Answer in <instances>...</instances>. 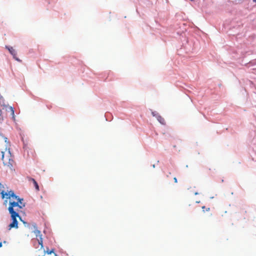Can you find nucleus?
Instances as JSON below:
<instances>
[{
	"label": "nucleus",
	"mask_w": 256,
	"mask_h": 256,
	"mask_svg": "<svg viewBox=\"0 0 256 256\" xmlns=\"http://www.w3.org/2000/svg\"><path fill=\"white\" fill-rule=\"evenodd\" d=\"M1 194L2 198H4L5 196H6V198L7 199H10V198H12L14 200H17L16 202H18L19 205L22 208L25 206V203L23 202L24 199L19 198L14 194V191L10 190L8 193H7L4 192L2 190L1 192Z\"/></svg>",
	"instance_id": "obj_1"
},
{
	"label": "nucleus",
	"mask_w": 256,
	"mask_h": 256,
	"mask_svg": "<svg viewBox=\"0 0 256 256\" xmlns=\"http://www.w3.org/2000/svg\"><path fill=\"white\" fill-rule=\"evenodd\" d=\"M22 208L19 205L18 202H10L8 210L10 213L18 214V212Z\"/></svg>",
	"instance_id": "obj_2"
},
{
	"label": "nucleus",
	"mask_w": 256,
	"mask_h": 256,
	"mask_svg": "<svg viewBox=\"0 0 256 256\" xmlns=\"http://www.w3.org/2000/svg\"><path fill=\"white\" fill-rule=\"evenodd\" d=\"M10 216H11L12 222L8 226L9 230H10L12 228H18V222L16 220L17 217L20 220L22 221L24 224H26V222H24V221H23L22 220V218L19 216L18 214H12V213H10Z\"/></svg>",
	"instance_id": "obj_3"
},
{
	"label": "nucleus",
	"mask_w": 256,
	"mask_h": 256,
	"mask_svg": "<svg viewBox=\"0 0 256 256\" xmlns=\"http://www.w3.org/2000/svg\"><path fill=\"white\" fill-rule=\"evenodd\" d=\"M2 160L3 161V164L5 166H8L11 170H14V160L11 158H10L7 160H5L4 158V152H2Z\"/></svg>",
	"instance_id": "obj_4"
},
{
	"label": "nucleus",
	"mask_w": 256,
	"mask_h": 256,
	"mask_svg": "<svg viewBox=\"0 0 256 256\" xmlns=\"http://www.w3.org/2000/svg\"><path fill=\"white\" fill-rule=\"evenodd\" d=\"M8 50L10 52L13 56L14 58L17 60H19L18 58H16V52L15 50L12 47L8 48Z\"/></svg>",
	"instance_id": "obj_5"
},
{
	"label": "nucleus",
	"mask_w": 256,
	"mask_h": 256,
	"mask_svg": "<svg viewBox=\"0 0 256 256\" xmlns=\"http://www.w3.org/2000/svg\"><path fill=\"white\" fill-rule=\"evenodd\" d=\"M156 118L162 124H166V122H165V120H164V118H162L160 116V115H157L156 116Z\"/></svg>",
	"instance_id": "obj_6"
},
{
	"label": "nucleus",
	"mask_w": 256,
	"mask_h": 256,
	"mask_svg": "<svg viewBox=\"0 0 256 256\" xmlns=\"http://www.w3.org/2000/svg\"><path fill=\"white\" fill-rule=\"evenodd\" d=\"M30 180L32 182L36 191H39L40 190L39 186H38L37 182L36 181V180L32 178H30Z\"/></svg>",
	"instance_id": "obj_7"
},
{
	"label": "nucleus",
	"mask_w": 256,
	"mask_h": 256,
	"mask_svg": "<svg viewBox=\"0 0 256 256\" xmlns=\"http://www.w3.org/2000/svg\"><path fill=\"white\" fill-rule=\"evenodd\" d=\"M38 242L39 244H40L41 246V248H42L43 245H42V235L40 236V238L38 239Z\"/></svg>",
	"instance_id": "obj_8"
},
{
	"label": "nucleus",
	"mask_w": 256,
	"mask_h": 256,
	"mask_svg": "<svg viewBox=\"0 0 256 256\" xmlns=\"http://www.w3.org/2000/svg\"><path fill=\"white\" fill-rule=\"evenodd\" d=\"M202 212H208L210 210V208H206L205 206H202Z\"/></svg>",
	"instance_id": "obj_9"
},
{
	"label": "nucleus",
	"mask_w": 256,
	"mask_h": 256,
	"mask_svg": "<svg viewBox=\"0 0 256 256\" xmlns=\"http://www.w3.org/2000/svg\"><path fill=\"white\" fill-rule=\"evenodd\" d=\"M10 109L11 110L12 114L13 116V117H14V110L12 107H10Z\"/></svg>",
	"instance_id": "obj_10"
},
{
	"label": "nucleus",
	"mask_w": 256,
	"mask_h": 256,
	"mask_svg": "<svg viewBox=\"0 0 256 256\" xmlns=\"http://www.w3.org/2000/svg\"><path fill=\"white\" fill-rule=\"evenodd\" d=\"M48 252V254H51L52 253H53L54 252V249H52L51 250H50V252Z\"/></svg>",
	"instance_id": "obj_11"
},
{
	"label": "nucleus",
	"mask_w": 256,
	"mask_h": 256,
	"mask_svg": "<svg viewBox=\"0 0 256 256\" xmlns=\"http://www.w3.org/2000/svg\"><path fill=\"white\" fill-rule=\"evenodd\" d=\"M174 182H175V183L178 182L177 178H176V177H174Z\"/></svg>",
	"instance_id": "obj_12"
},
{
	"label": "nucleus",
	"mask_w": 256,
	"mask_h": 256,
	"mask_svg": "<svg viewBox=\"0 0 256 256\" xmlns=\"http://www.w3.org/2000/svg\"><path fill=\"white\" fill-rule=\"evenodd\" d=\"M152 114L153 116L156 117L157 115L156 114H155L154 112H152Z\"/></svg>",
	"instance_id": "obj_13"
},
{
	"label": "nucleus",
	"mask_w": 256,
	"mask_h": 256,
	"mask_svg": "<svg viewBox=\"0 0 256 256\" xmlns=\"http://www.w3.org/2000/svg\"><path fill=\"white\" fill-rule=\"evenodd\" d=\"M2 242H0V248L2 247Z\"/></svg>",
	"instance_id": "obj_14"
},
{
	"label": "nucleus",
	"mask_w": 256,
	"mask_h": 256,
	"mask_svg": "<svg viewBox=\"0 0 256 256\" xmlns=\"http://www.w3.org/2000/svg\"><path fill=\"white\" fill-rule=\"evenodd\" d=\"M253 1L256 2V0H253Z\"/></svg>",
	"instance_id": "obj_15"
},
{
	"label": "nucleus",
	"mask_w": 256,
	"mask_h": 256,
	"mask_svg": "<svg viewBox=\"0 0 256 256\" xmlns=\"http://www.w3.org/2000/svg\"><path fill=\"white\" fill-rule=\"evenodd\" d=\"M55 256H58L56 254H55Z\"/></svg>",
	"instance_id": "obj_16"
}]
</instances>
